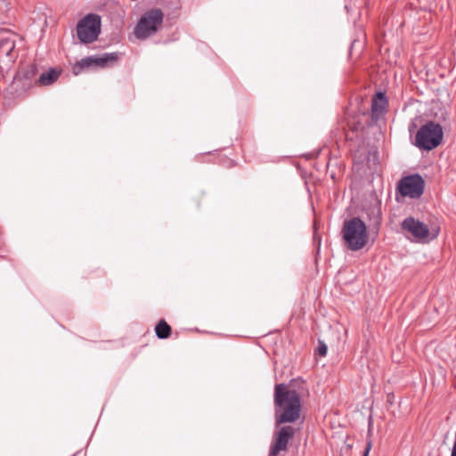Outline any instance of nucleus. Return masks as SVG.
Returning <instances> with one entry per match:
<instances>
[{"label": "nucleus", "instance_id": "423d86ee", "mask_svg": "<svg viewBox=\"0 0 456 456\" xmlns=\"http://www.w3.org/2000/svg\"><path fill=\"white\" fill-rule=\"evenodd\" d=\"M296 429L291 426H282L273 434L269 456H284L288 444L293 438Z\"/></svg>", "mask_w": 456, "mask_h": 456}, {"label": "nucleus", "instance_id": "39448f33", "mask_svg": "<svg viewBox=\"0 0 456 456\" xmlns=\"http://www.w3.org/2000/svg\"><path fill=\"white\" fill-rule=\"evenodd\" d=\"M346 248L352 251L362 249L369 243L372 244L378 235L376 230H342Z\"/></svg>", "mask_w": 456, "mask_h": 456}, {"label": "nucleus", "instance_id": "4468645a", "mask_svg": "<svg viewBox=\"0 0 456 456\" xmlns=\"http://www.w3.org/2000/svg\"><path fill=\"white\" fill-rule=\"evenodd\" d=\"M343 228H367L366 224L360 218L354 217L344 223Z\"/></svg>", "mask_w": 456, "mask_h": 456}, {"label": "nucleus", "instance_id": "a211bd4d", "mask_svg": "<svg viewBox=\"0 0 456 456\" xmlns=\"http://www.w3.org/2000/svg\"><path fill=\"white\" fill-rule=\"evenodd\" d=\"M314 240L316 241L318 240V245L320 246V243H321V239L317 233V230H314Z\"/></svg>", "mask_w": 456, "mask_h": 456}, {"label": "nucleus", "instance_id": "20e7f679", "mask_svg": "<svg viewBox=\"0 0 456 456\" xmlns=\"http://www.w3.org/2000/svg\"><path fill=\"white\" fill-rule=\"evenodd\" d=\"M101 32V18L97 14H87L77 26L78 39L85 44L95 41Z\"/></svg>", "mask_w": 456, "mask_h": 456}, {"label": "nucleus", "instance_id": "2eb2a0df", "mask_svg": "<svg viewBox=\"0 0 456 456\" xmlns=\"http://www.w3.org/2000/svg\"><path fill=\"white\" fill-rule=\"evenodd\" d=\"M37 68L34 65H30L27 67V69L22 72V76L25 79H31L37 74Z\"/></svg>", "mask_w": 456, "mask_h": 456}, {"label": "nucleus", "instance_id": "f3484780", "mask_svg": "<svg viewBox=\"0 0 456 456\" xmlns=\"http://www.w3.org/2000/svg\"><path fill=\"white\" fill-rule=\"evenodd\" d=\"M370 449H371V442L368 441L367 444H366V446H365V449H364L362 456H368Z\"/></svg>", "mask_w": 456, "mask_h": 456}, {"label": "nucleus", "instance_id": "f8f14e48", "mask_svg": "<svg viewBox=\"0 0 456 456\" xmlns=\"http://www.w3.org/2000/svg\"><path fill=\"white\" fill-rule=\"evenodd\" d=\"M155 332L159 338H167L171 334V327L166 321L160 320L155 327Z\"/></svg>", "mask_w": 456, "mask_h": 456}, {"label": "nucleus", "instance_id": "0eeeda50", "mask_svg": "<svg viewBox=\"0 0 456 456\" xmlns=\"http://www.w3.org/2000/svg\"><path fill=\"white\" fill-rule=\"evenodd\" d=\"M424 180L419 175H411L400 180L398 190L404 197L418 199L424 191Z\"/></svg>", "mask_w": 456, "mask_h": 456}, {"label": "nucleus", "instance_id": "ddd939ff", "mask_svg": "<svg viewBox=\"0 0 456 456\" xmlns=\"http://www.w3.org/2000/svg\"><path fill=\"white\" fill-rule=\"evenodd\" d=\"M59 77V73L55 71L54 69H50L47 72H43L39 76V83L43 86H48L53 84L54 81L57 80Z\"/></svg>", "mask_w": 456, "mask_h": 456}, {"label": "nucleus", "instance_id": "aec40b11", "mask_svg": "<svg viewBox=\"0 0 456 456\" xmlns=\"http://www.w3.org/2000/svg\"><path fill=\"white\" fill-rule=\"evenodd\" d=\"M14 48V45H12V46L10 47V49L7 51L6 54L9 55L10 53L12 51V49Z\"/></svg>", "mask_w": 456, "mask_h": 456}, {"label": "nucleus", "instance_id": "9d476101", "mask_svg": "<svg viewBox=\"0 0 456 456\" xmlns=\"http://www.w3.org/2000/svg\"><path fill=\"white\" fill-rule=\"evenodd\" d=\"M387 106V100L384 93L379 92L375 94L372 104H371V112L372 115L376 118H379L382 114L385 113Z\"/></svg>", "mask_w": 456, "mask_h": 456}, {"label": "nucleus", "instance_id": "6e6552de", "mask_svg": "<svg viewBox=\"0 0 456 456\" xmlns=\"http://www.w3.org/2000/svg\"><path fill=\"white\" fill-rule=\"evenodd\" d=\"M403 236L411 242L428 243L438 236L439 230H402Z\"/></svg>", "mask_w": 456, "mask_h": 456}, {"label": "nucleus", "instance_id": "f03ea898", "mask_svg": "<svg viewBox=\"0 0 456 456\" xmlns=\"http://www.w3.org/2000/svg\"><path fill=\"white\" fill-rule=\"evenodd\" d=\"M443 128L434 121L423 125L415 135V145L419 149L431 151L436 148L443 140Z\"/></svg>", "mask_w": 456, "mask_h": 456}, {"label": "nucleus", "instance_id": "1a4fd4ad", "mask_svg": "<svg viewBox=\"0 0 456 456\" xmlns=\"http://www.w3.org/2000/svg\"><path fill=\"white\" fill-rule=\"evenodd\" d=\"M118 53H104L100 57H87L83 59L77 65L74 67L75 69H83L86 67H90L93 64L103 67L109 62L116 61L118 60Z\"/></svg>", "mask_w": 456, "mask_h": 456}, {"label": "nucleus", "instance_id": "9b49d317", "mask_svg": "<svg viewBox=\"0 0 456 456\" xmlns=\"http://www.w3.org/2000/svg\"><path fill=\"white\" fill-rule=\"evenodd\" d=\"M429 226H431V228H439L440 225L435 224H425L410 216L403 221L401 228H428Z\"/></svg>", "mask_w": 456, "mask_h": 456}, {"label": "nucleus", "instance_id": "7ed1b4c3", "mask_svg": "<svg viewBox=\"0 0 456 456\" xmlns=\"http://www.w3.org/2000/svg\"><path fill=\"white\" fill-rule=\"evenodd\" d=\"M164 14L160 9L146 12L139 20L134 34L139 39H146L155 34L163 22Z\"/></svg>", "mask_w": 456, "mask_h": 456}, {"label": "nucleus", "instance_id": "6ab92c4d", "mask_svg": "<svg viewBox=\"0 0 456 456\" xmlns=\"http://www.w3.org/2000/svg\"><path fill=\"white\" fill-rule=\"evenodd\" d=\"M379 224V221H378V217H376L373 221V223L370 224L369 225L370 226H378Z\"/></svg>", "mask_w": 456, "mask_h": 456}, {"label": "nucleus", "instance_id": "f257e3e1", "mask_svg": "<svg viewBox=\"0 0 456 456\" xmlns=\"http://www.w3.org/2000/svg\"><path fill=\"white\" fill-rule=\"evenodd\" d=\"M275 426L296 422L300 418L301 400L296 390L283 383L276 384L273 395Z\"/></svg>", "mask_w": 456, "mask_h": 456}, {"label": "nucleus", "instance_id": "dca6fc26", "mask_svg": "<svg viewBox=\"0 0 456 456\" xmlns=\"http://www.w3.org/2000/svg\"><path fill=\"white\" fill-rule=\"evenodd\" d=\"M316 354H319L320 356H325L327 354V346L323 342H319V346L316 349Z\"/></svg>", "mask_w": 456, "mask_h": 456}]
</instances>
